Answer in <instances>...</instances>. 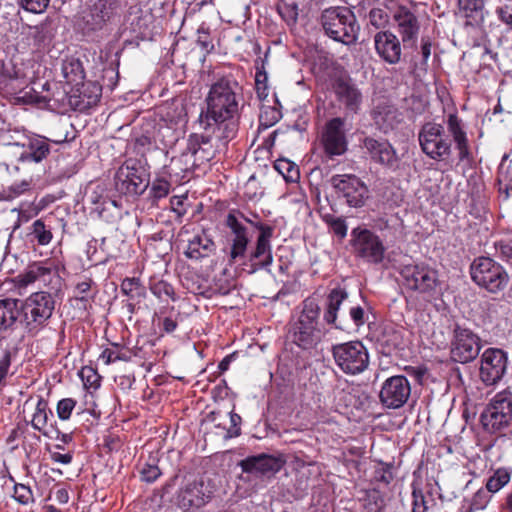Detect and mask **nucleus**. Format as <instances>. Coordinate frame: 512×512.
Instances as JSON below:
<instances>
[{"instance_id":"obj_1","label":"nucleus","mask_w":512,"mask_h":512,"mask_svg":"<svg viewBox=\"0 0 512 512\" xmlns=\"http://www.w3.org/2000/svg\"><path fill=\"white\" fill-rule=\"evenodd\" d=\"M239 85L235 80L222 78L215 82L206 97L207 109L200 122L211 130L217 140H228L236 133L235 118L239 111Z\"/></svg>"},{"instance_id":"obj_2","label":"nucleus","mask_w":512,"mask_h":512,"mask_svg":"<svg viewBox=\"0 0 512 512\" xmlns=\"http://www.w3.org/2000/svg\"><path fill=\"white\" fill-rule=\"evenodd\" d=\"M320 307L312 298L302 302L300 313L290 322L289 337L298 347L309 350L322 340L324 332L319 323Z\"/></svg>"},{"instance_id":"obj_3","label":"nucleus","mask_w":512,"mask_h":512,"mask_svg":"<svg viewBox=\"0 0 512 512\" xmlns=\"http://www.w3.org/2000/svg\"><path fill=\"white\" fill-rule=\"evenodd\" d=\"M325 34L331 39L350 45L356 42L360 30L355 14L347 7H330L321 14Z\"/></svg>"},{"instance_id":"obj_4","label":"nucleus","mask_w":512,"mask_h":512,"mask_svg":"<svg viewBox=\"0 0 512 512\" xmlns=\"http://www.w3.org/2000/svg\"><path fill=\"white\" fill-rule=\"evenodd\" d=\"M406 289L416 292L426 301L435 299L441 293L438 272L425 263L404 265L400 271Z\"/></svg>"},{"instance_id":"obj_5","label":"nucleus","mask_w":512,"mask_h":512,"mask_svg":"<svg viewBox=\"0 0 512 512\" xmlns=\"http://www.w3.org/2000/svg\"><path fill=\"white\" fill-rule=\"evenodd\" d=\"M472 280L490 293L503 291L509 283L505 268L490 257H478L470 266Z\"/></svg>"},{"instance_id":"obj_6","label":"nucleus","mask_w":512,"mask_h":512,"mask_svg":"<svg viewBox=\"0 0 512 512\" xmlns=\"http://www.w3.org/2000/svg\"><path fill=\"white\" fill-rule=\"evenodd\" d=\"M350 245L355 257L366 263L378 265L385 259L386 247L382 239L367 228L352 229Z\"/></svg>"},{"instance_id":"obj_7","label":"nucleus","mask_w":512,"mask_h":512,"mask_svg":"<svg viewBox=\"0 0 512 512\" xmlns=\"http://www.w3.org/2000/svg\"><path fill=\"white\" fill-rule=\"evenodd\" d=\"M333 358L339 369L348 375H357L369 366V353L360 341H350L334 345Z\"/></svg>"},{"instance_id":"obj_8","label":"nucleus","mask_w":512,"mask_h":512,"mask_svg":"<svg viewBox=\"0 0 512 512\" xmlns=\"http://www.w3.org/2000/svg\"><path fill=\"white\" fill-rule=\"evenodd\" d=\"M512 419V393H497L480 416L485 431L496 433L506 428Z\"/></svg>"},{"instance_id":"obj_9","label":"nucleus","mask_w":512,"mask_h":512,"mask_svg":"<svg viewBox=\"0 0 512 512\" xmlns=\"http://www.w3.org/2000/svg\"><path fill=\"white\" fill-rule=\"evenodd\" d=\"M149 185V175L137 160L129 159L121 165L115 175L117 191L125 195H141Z\"/></svg>"},{"instance_id":"obj_10","label":"nucleus","mask_w":512,"mask_h":512,"mask_svg":"<svg viewBox=\"0 0 512 512\" xmlns=\"http://www.w3.org/2000/svg\"><path fill=\"white\" fill-rule=\"evenodd\" d=\"M54 305L52 295L47 292L33 293L24 302H21V309L28 329L32 331L42 327L52 316Z\"/></svg>"},{"instance_id":"obj_11","label":"nucleus","mask_w":512,"mask_h":512,"mask_svg":"<svg viewBox=\"0 0 512 512\" xmlns=\"http://www.w3.org/2000/svg\"><path fill=\"white\" fill-rule=\"evenodd\" d=\"M418 140L423 153L433 160H442L451 152V143L441 124L425 123L419 131Z\"/></svg>"},{"instance_id":"obj_12","label":"nucleus","mask_w":512,"mask_h":512,"mask_svg":"<svg viewBox=\"0 0 512 512\" xmlns=\"http://www.w3.org/2000/svg\"><path fill=\"white\" fill-rule=\"evenodd\" d=\"M330 182L350 207H362L369 197L367 186L355 175H334Z\"/></svg>"},{"instance_id":"obj_13","label":"nucleus","mask_w":512,"mask_h":512,"mask_svg":"<svg viewBox=\"0 0 512 512\" xmlns=\"http://www.w3.org/2000/svg\"><path fill=\"white\" fill-rule=\"evenodd\" d=\"M212 489L203 478L187 481L177 494V505L184 511L204 506L212 497Z\"/></svg>"},{"instance_id":"obj_14","label":"nucleus","mask_w":512,"mask_h":512,"mask_svg":"<svg viewBox=\"0 0 512 512\" xmlns=\"http://www.w3.org/2000/svg\"><path fill=\"white\" fill-rule=\"evenodd\" d=\"M345 120L340 117L330 119L324 125L320 141L327 155L340 156L347 151V138L345 134Z\"/></svg>"},{"instance_id":"obj_15","label":"nucleus","mask_w":512,"mask_h":512,"mask_svg":"<svg viewBox=\"0 0 512 512\" xmlns=\"http://www.w3.org/2000/svg\"><path fill=\"white\" fill-rule=\"evenodd\" d=\"M410 394L411 386L408 379L405 376L396 375L383 382L379 398L386 408L397 409L407 402Z\"/></svg>"},{"instance_id":"obj_16","label":"nucleus","mask_w":512,"mask_h":512,"mask_svg":"<svg viewBox=\"0 0 512 512\" xmlns=\"http://www.w3.org/2000/svg\"><path fill=\"white\" fill-rule=\"evenodd\" d=\"M480 339L469 329L457 327L451 346V357L459 363L474 360L480 351Z\"/></svg>"},{"instance_id":"obj_17","label":"nucleus","mask_w":512,"mask_h":512,"mask_svg":"<svg viewBox=\"0 0 512 512\" xmlns=\"http://www.w3.org/2000/svg\"><path fill=\"white\" fill-rule=\"evenodd\" d=\"M507 354L498 348H488L481 356L480 378L486 385H494L507 369Z\"/></svg>"},{"instance_id":"obj_18","label":"nucleus","mask_w":512,"mask_h":512,"mask_svg":"<svg viewBox=\"0 0 512 512\" xmlns=\"http://www.w3.org/2000/svg\"><path fill=\"white\" fill-rule=\"evenodd\" d=\"M283 465L284 461L280 457L268 454L250 456L240 463L243 472L267 477L277 473Z\"/></svg>"},{"instance_id":"obj_19","label":"nucleus","mask_w":512,"mask_h":512,"mask_svg":"<svg viewBox=\"0 0 512 512\" xmlns=\"http://www.w3.org/2000/svg\"><path fill=\"white\" fill-rule=\"evenodd\" d=\"M374 47L377 55L388 64H397L401 59V43L390 31L377 32L374 36Z\"/></svg>"},{"instance_id":"obj_20","label":"nucleus","mask_w":512,"mask_h":512,"mask_svg":"<svg viewBox=\"0 0 512 512\" xmlns=\"http://www.w3.org/2000/svg\"><path fill=\"white\" fill-rule=\"evenodd\" d=\"M116 10V4L113 0H95L83 16L86 28L89 31H96L112 18Z\"/></svg>"},{"instance_id":"obj_21","label":"nucleus","mask_w":512,"mask_h":512,"mask_svg":"<svg viewBox=\"0 0 512 512\" xmlns=\"http://www.w3.org/2000/svg\"><path fill=\"white\" fill-rule=\"evenodd\" d=\"M226 225L231 230V251L232 260L243 258L245 256L247 245L250 241V235L247 226L237 218L234 213H229L226 217Z\"/></svg>"},{"instance_id":"obj_22","label":"nucleus","mask_w":512,"mask_h":512,"mask_svg":"<svg viewBox=\"0 0 512 512\" xmlns=\"http://www.w3.org/2000/svg\"><path fill=\"white\" fill-rule=\"evenodd\" d=\"M334 91L338 101L345 106L348 112L356 114L359 111L362 103V94L351 79H337L334 84Z\"/></svg>"},{"instance_id":"obj_23","label":"nucleus","mask_w":512,"mask_h":512,"mask_svg":"<svg viewBox=\"0 0 512 512\" xmlns=\"http://www.w3.org/2000/svg\"><path fill=\"white\" fill-rule=\"evenodd\" d=\"M363 144L371 158L377 163L390 169H396L398 167V156L394 148L388 142L367 137L364 139Z\"/></svg>"},{"instance_id":"obj_24","label":"nucleus","mask_w":512,"mask_h":512,"mask_svg":"<svg viewBox=\"0 0 512 512\" xmlns=\"http://www.w3.org/2000/svg\"><path fill=\"white\" fill-rule=\"evenodd\" d=\"M260 234L257 238L256 247L251 252L249 261L261 267L270 266L273 262L270 239L273 229L270 226L260 224Z\"/></svg>"},{"instance_id":"obj_25","label":"nucleus","mask_w":512,"mask_h":512,"mask_svg":"<svg viewBox=\"0 0 512 512\" xmlns=\"http://www.w3.org/2000/svg\"><path fill=\"white\" fill-rule=\"evenodd\" d=\"M393 19L403 43H414L419 33L416 16L408 8L401 6L395 11Z\"/></svg>"},{"instance_id":"obj_26","label":"nucleus","mask_w":512,"mask_h":512,"mask_svg":"<svg viewBox=\"0 0 512 512\" xmlns=\"http://www.w3.org/2000/svg\"><path fill=\"white\" fill-rule=\"evenodd\" d=\"M21 147L23 151L19 154L18 160L23 163H39L50 153L48 140L42 136L27 138L26 141L21 144Z\"/></svg>"},{"instance_id":"obj_27","label":"nucleus","mask_w":512,"mask_h":512,"mask_svg":"<svg viewBox=\"0 0 512 512\" xmlns=\"http://www.w3.org/2000/svg\"><path fill=\"white\" fill-rule=\"evenodd\" d=\"M187 151L194 157V163L198 165L212 160L216 152L212 144V138L209 135L198 134L189 137Z\"/></svg>"},{"instance_id":"obj_28","label":"nucleus","mask_w":512,"mask_h":512,"mask_svg":"<svg viewBox=\"0 0 512 512\" xmlns=\"http://www.w3.org/2000/svg\"><path fill=\"white\" fill-rule=\"evenodd\" d=\"M215 250V244L205 233L200 232L188 239V246L185 255L190 259L199 260L208 257Z\"/></svg>"},{"instance_id":"obj_29","label":"nucleus","mask_w":512,"mask_h":512,"mask_svg":"<svg viewBox=\"0 0 512 512\" xmlns=\"http://www.w3.org/2000/svg\"><path fill=\"white\" fill-rule=\"evenodd\" d=\"M448 130L451 133L456 148L459 151V159L466 160L470 158V151L466 132L461 126V121L456 114H449L447 119Z\"/></svg>"},{"instance_id":"obj_30","label":"nucleus","mask_w":512,"mask_h":512,"mask_svg":"<svg viewBox=\"0 0 512 512\" xmlns=\"http://www.w3.org/2000/svg\"><path fill=\"white\" fill-rule=\"evenodd\" d=\"M53 418V413L48 406V402L43 397H38L35 410L31 418V426L34 430L40 432L44 436H50L48 430L49 420Z\"/></svg>"},{"instance_id":"obj_31","label":"nucleus","mask_w":512,"mask_h":512,"mask_svg":"<svg viewBox=\"0 0 512 512\" xmlns=\"http://www.w3.org/2000/svg\"><path fill=\"white\" fill-rule=\"evenodd\" d=\"M348 297V294L345 290L336 288L331 290L327 297L326 307L324 311V320L327 324L333 325L337 329H341V326L337 324V312L343 303V301Z\"/></svg>"},{"instance_id":"obj_32","label":"nucleus","mask_w":512,"mask_h":512,"mask_svg":"<svg viewBox=\"0 0 512 512\" xmlns=\"http://www.w3.org/2000/svg\"><path fill=\"white\" fill-rule=\"evenodd\" d=\"M22 312L18 299L5 298L0 300V329L12 327Z\"/></svg>"},{"instance_id":"obj_33","label":"nucleus","mask_w":512,"mask_h":512,"mask_svg":"<svg viewBox=\"0 0 512 512\" xmlns=\"http://www.w3.org/2000/svg\"><path fill=\"white\" fill-rule=\"evenodd\" d=\"M434 504V499L430 492L424 493L422 489L415 484L412 485V512H427Z\"/></svg>"},{"instance_id":"obj_34","label":"nucleus","mask_w":512,"mask_h":512,"mask_svg":"<svg viewBox=\"0 0 512 512\" xmlns=\"http://www.w3.org/2000/svg\"><path fill=\"white\" fill-rule=\"evenodd\" d=\"M30 235L33 237L38 245L46 246L51 243L53 239L52 231L46 226L43 219L35 220L30 226Z\"/></svg>"},{"instance_id":"obj_35","label":"nucleus","mask_w":512,"mask_h":512,"mask_svg":"<svg viewBox=\"0 0 512 512\" xmlns=\"http://www.w3.org/2000/svg\"><path fill=\"white\" fill-rule=\"evenodd\" d=\"M50 273V269L40 264L34 263L30 265L26 271L19 275V281L23 285L34 283L41 277Z\"/></svg>"},{"instance_id":"obj_36","label":"nucleus","mask_w":512,"mask_h":512,"mask_svg":"<svg viewBox=\"0 0 512 512\" xmlns=\"http://www.w3.org/2000/svg\"><path fill=\"white\" fill-rule=\"evenodd\" d=\"M458 6L466 18L476 19L482 16L484 3L482 0H458Z\"/></svg>"},{"instance_id":"obj_37","label":"nucleus","mask_w":512,"mask_h":512,"mask_svg":"<svg viewBox=\"0 0 512 512\" xmlns=\"http://www.w3.org/2000/svg\"><path fill=\"white\" fill-rule=\"evenodd\" d=\"M323 221L340 239H344L347 236L348 226L343 217H337L333 214H325L323 216Z\"/></svg>"},{"instance_id":"obj_38","label":"nucleus","mask_w":512,"mask_h":512,"mask_svg":"<svg viewBox=\"0 0 512 512\" xmlns=\"http://www.w3.org/2000/svg\"><path fill=\"white\" fill-rule=\"evenodd\" d=\"M510 481V472L506 469H498L488 479L486 489L491 493L498 492Z\"/></svg>"},{"instance_id":"obj_39","label":"nucleus","mask_w":512,"mask_h":512,"mask_svg":"<svg viewBox=\"0 0 512 512\" xmlns=\"http://www.w3.org/2000/svg\"><path fill=\"white\" fill-rule=\"evenodd\" d=\"M275 169L286 181L295 182L299 178L298 167L287 159H278L275 162Z\"/></svg>"},{"instance_id":"obj_40","label":"nucleus","mask_w":512,"mask_h":512,"mask_svg":"<svg viewBox=\"0 0 512 512\" xmlns=\"http://www.w3.org/2000/svg\"><path fill=\"white\" fill-rule=\"evenodd\" d=\"M368 22L375 29H383L389 23V15L384 9L372 8L368 14Z\"/></svg>"},{"instance_id":"obj_41","label":"nucleus","mask_w":512,"mask_h":512,"mask_svg":"<svg viewBox=\"0 0 512 512\" xmlns=\"http://www.w3.org/2000/svg\"><path fill=\"white\" fill-rule=\"evenodd\" d=\"M128 359L129 357L119 350V346L117 344H114V348L104 349L99 356V360H101L105 365H110L117 361H128Z\"/></svg>"},{"instance_id":"obj_42","label":"nucleus","mask_w":512,"mask_h":512,"mask_svg":"<svg viewBox=\"0 0 512 512\" xmlns=\"http://www.w3.org/2000/svg\"><path fill=\"white\" fill-rule=\"evenodd\" d=\"M150 290L159 299L170 298L175 300V292L172 285L164 280L154 282Z\"/></svg>"},{"instance_id":"obj_43","label":"nucleus","mask_w":512,"mask_h":512,"mask_svg":"<svg viewBox=\"0 0 512 512\" xmlns=\"http://www.w3.org/2000/svg\"><path fill=\"white\" fill-rule=\"evenodd\" d=\"M492 493L486 488H480L473 496L470 504V510H483L491 500Z\"/></svg>"},{"instance_id":"obj_44","label":"nucleus","mask_w":512,"mask_h":512,"mask_svg":"<svg viewBox=\"0 0 512 512\" xmlns=\"http://www.w3.org/2000/svg\"><path fill=\"white\" fill-rule=\"evenodd\" d=\"M13 497L22 505H28L34 501L31 489L24 484H16L14 486Z\"/></svg>"},{"instance_id":"obj_45","label":"nucleus","mask_w":512,"mask_h":512,"mask_svg":"<svg viewBox=\"0 0 512 512\" xmlns=\"http://www.w3.org/2000/svg\"><path fill=\"white\" fill-rule=\"evenodd\" d=\"M76 406V401L72 398L61 399L57 404V415L61 420H68L71 416L73 409Z\"/></svg>"},{"instance_id":"obj_46","label":"nucleus","mask_w":512,"mask_h":512,"mask_svg":"<svg viewBox=\"0 0 512 512\" xmlns=\"http://www.w3.org/2000/svg\"><path fill=\"white\" fill-rule=\"evenodd\" d=\"M280 119V112L274 108H266L264 109L259 117L260 126L264 128L271 127L275 123H277Z\"/></svg>"},{"instance_id":"obj_47","label":"nucleus","mask_w":512,"mask_h":512,"mask_svg":"<svg viewBox=\"0 0 512 512\" xmlns=\"http://www.w3.org/2000/svg\"><path fill=\"white\" fill-rule=\"evenodd\" d=\"M384 506V500L380 493L373 490L367 494V512H380Z\"/></svg>"},{"instance_id":"obj_48","label":"nucleus","mask_w":512,"mask_h":512,"mask_svg":"<svg viewBox=\"0 0 512 512\" xmlns=\"http://www.w3.org/2000/svg\"><path fill=\"white\" fill-rule=\"evenodd\" d=\"M229 418L231 424L230 427L227 429L223 427V430L225 431L223 437L226 439L237 437L240 435L241 417L234 412H230Z\"/></svg>"},{"instance_id":"obj_49","label":"nucleus","mask_w":512,"mask_h":512,"mask_svg":"<svg viewBox=\"0 0 512 512\" xmlns=\"http://www.w3.org/2000/svg\"><path fill=\"white\" fill-rule=\"evenodd\" d=\"M50 0H21L22 7L32 13H42L45 11Z\"/></svg>"},{"instance_id":"obj_50","label":"nucleus","mask_w":512,"mask_h":512,"mask_svg":"<svg viewBox=\"0 0 512 512\" xmlns=\"http://www.w3.org/2000/svg\"><path fill=\"white\" fill-rule=\"evenodd\" d=\"M170 189V184L168 181L163 179H158L153 182L151 187V194L154 198L160 199L164 198L168 195Z\"/></svg>"},{"instance_id":"obj_51","label":"nucleus","mask_w":512,"mask_h":512,"mask_svg":"<svg viewBox=\"0 0 512 512\" xmlns=\"http://www.w3.org/2000/svg\"><path fill=\"white\" fill-rule=\"evenodd\" d=\"M161 475V471L156 465L146 464L141 470V478L147 483L156 481Z\"/></svg>"},{"instance_id":"obj_52","label":"nucleus","mask_w":512,"mask_h":512,"mask_svg":"<svg viewBox=\"0 0 512 512\" xmlns=\"http://www.w3.org/2000/svg\"><path fill=\"white\" fill-rule=\"evenodd\" d=\"M498 19L512 29V4H504L496 8Z\"/></svg>"},{"instance_id":"obj_53","label":"nucleus","mask_w":512,"mask_h":512,"mask_svg":"<svg viewBox=\"0 0 512 512\" xmlns=\"http://www.w3.org/2000/svg\"><path fill=\"white\" fill-rule=\"evenodd\" d=\"M83 380L86 378L84 384L90 388H98L100 386V377L92 368H84L81 371Z\"/></svg>"},{"instance_id":"obj_54","label":"nucleus","mask_w":512,"mask_h":512,"mask_svg":"<svg viewBox=\"0 0 512 512\" xmlns=\"http://www.w3.org/2000/svg\"><path fill=\"white\" fill-rule=\"evenodd\" d=\"M266 82H267V74L264 71H257L255 75V84L259 97H265L266 93Z\"/></svg>"},{"instance_id":"obj_55","label":"nucleus","mask_w":512,"mask_h":512,"mask_svg":"<svg viewBox=\"0 0 512 512\" xmlns=\"http://www.w3.org/2000/svg\"><path fill=\"white\" fill-rule=\"evenodd\" d=\"M11 365V353L5 350L0 357V384L6 378Z\"/></svg>"},{"instance_id":"obj_56","label":"nucleus","mask_w":512,"mask_h":512,"mask_svg":"<svg viewBox=\"0 0 512 512\" xmlns=\"http://www.w3.org/2000/svg\"><path fill=\"white\" fill-rule=\"evenodd\" d=\"M420 55L421 59L419 61V65L421 67H424L427 65V62L431 55V42L429 41V39H422Z\"/></svg>"},{"instance_id":"obj_57","label":"nucleus","mask_w":512,"mask_h":512,"mask_svg":"<svg viewBox=\"0 0 512 512\" xmlns=\"http://www.w3.org/2000/svg\"><path fill=\"white\" fill-rule=\"evenodd\" d=\"M139 287V281L135 278H126L121 284V291L127 295L133 297L134 291Z\"/></svg>"},{"instance_id":"obj_58","label":"nucleus","mask_w":512,"mask_h":512,"mask_svg":"<svg viewBox=\"0 0 512 512\" xmlns=\"http://www.w3.org/2000/svg\"><path fill=\"white\" fill-rule=\"evenodd\" d=\"M29 188H30V182L27 180H23L19 183L12 184L8 188V190H9L11 196L16 197V196L23 194L25 191L29 190Z\"/></svg>"},{"instance_id":"obj_59","label":"nucleus","mask_w":512,"mask_h":512,"mask_svg":"<svg viewBox=\"0 0 512 512\" xmlns=\"http://www.w3.org/2000/svg\"><path fill=\"white\" fill-rule=\"evenodd\" d=\"M349 313L356 326H361L364 324V310L362 307H352Z\"/></svg>"},{"instance_id":"obj_60","label":"nucleus","mask_w":512,"mask_h":512,"mask_svg":"<svg viewBox=\"0 0 512 512\" xmlns=\"http://www.w3.org/2000/svg\"><path fill=\"white\" fill-rule=\"evenodd\" d=\"M87 88H91V95L88 97L87 105L96 104L101 96V87L97 84H89Z\"/></svg>"},{"instance_id":"obj_61","label":"nucleus","mask_w":512,"mask_h":512,"mask_svg":"<svg viewBox=\"0 0 512 512\" xmlns=\"http://www.w3.org/2000/svg\"><path fill=\"white\" fill-rule=\"evenodd\" d=\"M497 249L507 261L512 263V242H500Z\"/></svg>"},{"instance_id":"obj_62","label":"nucleus","mask_w":512,"mask_h":512,"mask_svg":"<svg viewBox=\"0 0 512 512\" xmlns=\"http://www.w3.org/2000/svg\"><path fill=\"white\" fill-rule=\"evenodd\" d=\"M90 288L91 280L85 279L84 281L77 283L75 291L78 296H81V298H83L84 295L90 290Z\"/></svg>"},{"instance_id":"obj_63","label":"nucleus","mask_w":512,"mask_h":512,"mask_svg":"<svg viewBox=\"0 0 512 512\" xmlns=\"http://www.w3.org/2000/svg\"><path fill=\"white\" fill-rule=\"evenodd\" d=\"M375 477L377 481H381L385 484H389L393 479L392 473L388 468L377 471Z\"/></svg>"},{"instance_id":"obj_64","label":"nucleus","mask_w":512,"mask_h":512,"mask_svg":"<svg viewBox=\"0 0 512 512\" xmlns=\"http://www.w3.org/2000/svg\"><path fill=\"white\" fill-rule=\"evenodd\" d=\"M163 330L166 333H172L176 330L178 323L177 320L171 318V317H165L162 321Z\"/></svg>"}]
</instances>
